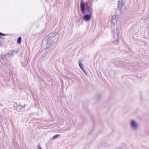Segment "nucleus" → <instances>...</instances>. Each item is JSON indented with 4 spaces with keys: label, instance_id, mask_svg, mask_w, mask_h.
<instances>
[{
    "label": "nucleus",
    "instance_id": "13",
    "mask_svg": "<svg viewBox=\"0 0 149 149\" xmlns=\"http://www.w3.org/2000/svg\"><path fill=\"white\" fill-rule=\"evenodd\" d=\"M111 19L112 24L114 25L115 23V22L116 21V20L114 17H112L111 18Z\"/></svg>",
    "mask_w": 149,
    "mask_h": 149
},
{
    "label": "nucleus",
    "instance_id": "22",
    "mask_svg": "<svg viewBox=\"0 0 149 149\" xmlns=\"http://www.w3.org/2000/svg\"><path fill=\"white\" fill-rule=\"evenodd\" d=\"M26 105V104H24L23 106H22V108H24L25 106Z\"/></svg>",
    "mask_w": 149,
    "mask_h": 149
},
{
    "label": "nucleus",
    "instance_id": "8",
    "mask_svg": "<svg viewBox=\"0 0 149 149\" xmlns=\"http://www.w3.org/2000/svg\"><path fill=\"white\" fill-rule=\"evenodd\" d=\"M123 6L124 4L123 3L122 0L121 1H120H120H118L117 7L118 10H120L122 7Z\"/></svg>",
    "mask_w": 149,
    "mask_h": 149
},
{
    "label": "nucleus",
    "instance_id": "2",
    "mask_svg": "<svg viewBox=\"0 0 149 149\" xmlns=\"http://www.w3.org/2000/svg\"><path fill=\"white\" fill-rule=\"evenodd\" d=\"M46 48L45 50L48 52L50 50H52L51 47L54 43L53 38L52 36H49L46 40Z\"/></svg>",
    "mask_w": 149,
    "mask_h": 149
},
{
    "label": "nucleus",
    "instance_id": "24",
    "mask_svg": "<svg viewBox=\"0 0 149 149\" xmlns=\"http://www.w3.org/2000/svg\"><path fill=\"white\" fill-rule=\"evenodd\" d=\"M20 105H21L20 104V103H19V105H18V106H20Z\"/></svg>",
    "mask_w": 149,
    "mask_h": 149
},
{
    "label": "nucleus",
    "instance_id": "6",
    "mask_svg": "<svg viewBox=\"0 0 149 149\" xmlns=\"http://www.w3.org/2000/svg\"><path fill=\"white\" fill-rule=\"evenodd\" d=\"M91 16L92 15L87 14L83 16V18L85 21L87 22L90 20Z\"/></svg>",
    "mask_w": 149,
    "mask_h": 149
},
{
    "label": "nucleus",
    "instance_id": "7",
    "mask_svg": "<svg viewBox=\"0 0 149 149\" xmlns=\"http://www.w3.org/2000/svg\"><path fill=\"white\" fill-rule=\"evenodd\" d=\"M130 125L131 127L133 129H136L138 127L136 123L134 120H131L130 123Z\"/></svg>",
    "mask_w": 149,
    "mask_h": 149
},
{
    "label": "nucleus",
    "instance_id": "23",
    "mask_svg": "<svg viewBox=\"0 0 149 149\" xmlns=\"http://www.w3.org/2000/svg\"><path fill=\"white\" fill-rule=\"evenodd\" d=\"M3 38L1 37V36H0V39H2Z\"/></svg>",
    "mask_w": 149,
    "mask_h": 149
},
{
    "label": "nucleus",
    "instance_id": "10",
    "mask_svg": "<svg viewBox=\"0 0 149 149\" xmlns=\"http://www.w3.org/2000/svg\"><path fill=\"white\" fill-rule=\"evenodd\" d=\"M15 104L16 106L13 105V106H14L15 110L18 111H19L22 109V105H20V107H18V105L17 103H15Z\"/></svg>",
    "mask_w": 149,
    "mask_h": 149
},
{
    "label": "nucleus",
    "instance_id": "17",
    "mask_svg": "<svg viewBox=\"0 0 149 149\" xmlns=\"http://www.w3.org/2000/svg\"><path fill=\"white\" fill-rule=\"evenodd\" d=\"M59 136V134H57L53 136L52 139H54L57 138Z\"/></svg>",
    "mask_w": 149,
    "mask_h": 149
},
{
    "label": "nucleus",
    "instance_id": "1",
    "mask_svg": "<svg viewBox=\"0 0 149 149\" xmlns=\"http://www.w3.org/2000/svg\"><path fill=\"white\" fill-rule=\"evenodd\" d=\"M13 55L12 52L9 51L4 55L1 54L0 57V61L2 64H5L7 63L10 58L13 57Z\"/></svg>",
    "mask_w": 149,
    "mask_h": 149
},
{
    "label": "nucleus",
    "instance_id": "18",
    "mask_svg": "<svg viewBox=\"0 0 149 149\" xmlns=\"http://www.w3.org/2000/svg\"><path fill=\"white\" fill-rule=\"evenodd\" d=\"M89 5H92L93 2V0H88Z\"/></svg>",
    "mask_w": 149,
    "mask_h": 149
},
{
    "label": "nucleus",
    "instance_id": "15",
    "mask_svg": "<svg viewBox=\"0 0 149 149\" xmlns=\"http://www.w3.org/2000/svg\"><path fill=\"white\" fill-rule=\"evenodd\" d=\"M22 41V38L20 36L19 37L17 40V42L18 44H20L21 43Z\"/></svg>",
    "mask_w": 149,
    "mask_h": 149
},
{
    "label": "nucleus",
    "instance_id": "14",
    "mask_svg": "<svg viewBox=\"0 0 149 149\" xmlns=\"http://www.w3.org/2000/svg\"><path fill=\"white\" fill-rule=\"evenodd\" d=\"M78 63L79 66L80 67V68L81 70H83V69L84 68L83 64L82 63H81V61L80 60L79 61Z\"/></svg>",
    "mask_w": 149,
    "mask_h": 149
},
{
    "label": "nucleus",
    "instance_id": "16",
    "mask_svg": "<svg viewBox=\"0 0 149 149\" xmlns=\"http://www.w3.org/2000/svg\"><path fill=\"white\" fill-rule=\"evenodd\" d=\"M9 35L8 34H5L0 32V36H8Z\"/></svg>",
    "mask_w": 149,
    "mask_h": 149
},
{
    "label": "nucleus",
    "instance_id": "20",
    "mask_svg": "<svg viewBox=\"0 0 149 149\" xmlns=\"http://www.w3.org/2000/svg\"><path fill=\"white\" fill-rule=\"evenodd\" d=\"M37 148L38 149H42L40 145H38Z\"/></svg>",
    "mask_w": 149,
    "mask_h": 149
},
{
    "label": "nucleus",
    "instance_id": "3",
    "mask_svg": "<svg viewBox=\"0 0 149 149\" xmlns=\"http://www.w3.org/2000/svg\"><path fill=\"white\" fill-rule=\"evenodd\" d=\"M28 56L26 54L25 55L24 58L22 59L20 61L22 66L23 67H25L28 64Z\"/></svg>",
    "mask_w": 149,
    "mask_h": 149
},
{
    "label": "nucleus",
    "instance_id": "12",
    "mask_svg": "<svg viewBox=\"0 0 149 149\" xmlns=\"http://www.w3.org/2000/svg\"><path fill=\"white\" fill-rule=\"evenodd\" d=\"M19 49H16L12 50L9 51V52H12L13 55V53H15L16 54L17 53L19 52Z\"/></svg>",
    "mask_w": 149,
    "mask_h": 149
},
{
    "label": "nucleus",
    "instance_id": "21",
    "mask_svg": "<svg viewBox=\"0 0 149 149\" xmlns=\"http://www.w3.org/2000/svg\"><path fill=\"white\" fill-rule=\"evenodd\" d=\"M83 71V72H84V73L86 75V71H85L84 69V68L83 69V70H82Z\"/></svg>",
    "mask_w": 149,
    "mask_h": 149
},
{
    "label": "nucleus",
    "instance_id": "5",
    "mask_svg": "<svg viewBox=\"0 0 149 149\" xmlns=\"http://www.w3.org/2000/svg\"><path fill=\"white\" fill-rule=\"evenodd\" d=\"M81 3L80 4V8L81 12L84 14L85 13V4L83 0H81Z\"/></svg>",
    "mask_w": 149,
    "mask_h": 149
},
{
    "label": "nucleus",
    "instance_id": "9",
    "mask_svg": "<svg viewBox=\"0 0 149 149\" xmlns=\"http://www.w3.org/2000/svg\"><path fill=\"white\" fill-rule=\"evenodd\" d=\"M116 34L115 32V31H114V35L113 36V37L114 38H115V36H116V40H117V42H118L119 41V33H118V28L116 29Z\"/></svg>",
    "mask_w": 149,
    "mask_h": 149
},
{
    "label": "nucleus",
    "instance_id": "19",
    "mask_svg": "<svg viewBox=\"0 0 149 149\" xmlns=\"http://www.w3.org/2000/svg\"><path fill=\"white\" fill-rule=\"evenodd\" d=\"M101 96L100 95H98L96 96V97L97 99H99L100 98Z\"/></svg>",
    "mask_w": 149,
    "mask_h": 149
},
{
    "label": "nucleus",
    "instance_id": "11",
    "mask_svg": "<svg viewBox=\"0 0 149 149\" xmlns=\"http://www.w3.org/2000/svg\"><path fill=\"white\" fill-rule=\"evenodd\" d=\"M45 51L46 52L44 53L42 56V57L44 59H45L47 58L46 56L47 55H49L51 54V52L52 51V50H50V51L48 52L47 51Z\"/></svg>",
    "mask_w": 149,
    "mask_h": 149
},
{
    "label": "nucleus",
    "instance_id": "4",
    "mask_svg": "<svg viewBox=\"0 0 149 149\" xmlns=\"http://www.w3.org/2000/svg\"><path fill=\"white\" fill-rule=\"evenodd\" d=\"M92 7V5H87L85 8V10H86V13L92 15L93 11Z\"/></svg>",
    "mask_w": 149,
    "mask_h": 149
}]
</instances>
